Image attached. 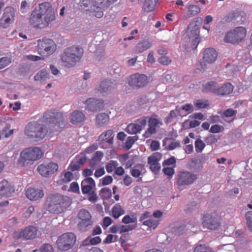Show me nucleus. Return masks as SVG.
Masks as SVG:
<instances>
[{
    "instance_id": "7",
    "label": "nucleus",
    "mask_w": 252,
    "mask_h": 252,
    "mask_svg": "<svg viewBox=\"0 0 252 252\" xmlns=\"http://www.w3.org/2000/svg\"><path fill=\"white\" fill-rule=\"evenodd\" d=\"M76 239V236L73 233H65L58 238L56 244L60 250L67 251L74 246Z\"/></svg>"
},
{
    "instance_id": "50",
    "label": "nucleus",
    "mask_w": 252,
    "mask_h": 252,
    "mask_svg": "<svg viewBox=\"0 0 252 252\" xmlns=\"http://www.w3.org/2000/svg\"><path fill=\"white\" fill-rule=\"evenodd\" d=\"M137 139L138 137L136 136L129 137L126 142V147L128 149H130Z\"/></svg>"
},
{
    "instance_id": "10",
    "label": "nucleus",
    "mask_w": 252,
    "mask_h": 252,
    "mask_svg": "<svg viewBox=\"0 0 252 252\" xmlns=\"http://www.w3.org/2000/svg\"><path fill=\"white\" fill-rule=\"evenodd\" d=\"M203 61L200 63L197 68L199 71H204L207 68L206 64L212 63L215 62L218 57V54L216 51L212 48H208L204 50L203 52Z\"/></svg>"
},
{
    "instance_id": "1",
    "label": "nucleus",
    "mask_w": 252,
    "mask_h": 252,
    "mask_svg": "<svg viewBox=\"0 0 252 252\" xmlns=\"http://www.w3.org/2000/svg\"><path fill=\"white\" fill-rule=\"evenodd\" d=\"M46 126L36 122L29 123L25 127V133L34 141L42 140L48 135L58 131L65 126L63 115L61 112L49 111L46 112L42 118Z\"/></svg>"
},
{
    "instance_id": "9",
    "label": "nucleus",
    "mask_w": 252,
    "mask_h": 252,
    "mask_svg": "<svg viewBox=\"0 0 252 252\" xmlns=\"http://www.w3.org/2000/svg\"><path fill=\"white\" fill-rule=\"evenodd\" d=\"M216 84L215 82H209L204 86L203 91L212 92L217 94L222 95L229 94L233 91L234 87L230 83H225L220 88H216Z\"/></svg>"
},
{
    "instance_id": "63",
    "label": "nucleus",
    "mask_w": 252,
    "mask_h": 252,
    "mask_svg": "<svg viewBox=\"0 0 252 252\" xmlns=\"http://www.w3.org/2000/svg\"><path fill=\"white\" fill-rule=\"evenodd\" d=\"M9 129L10 127L7 126L3 130L2 134H3L6 138L9 137L13 133L14 130Z\"/></svg>"
},
{
    "instance_id": "38",
    "label": "nucleus",
    "mask_w": 252,
    "mask_h": 252,
    "mask_svg": "<svg viewBox=\"0 0 252 252\" xmlns=\"http://www.w3.org/2000/svg\"><path fill=\"white\" fill-rule=\"evenodd\" d=\"M160 220H154L152 218L147 219L143 221L142 224L148 227L149 229H155L159 225Z\"/></svg>"
},
{
    "instance_id": "56",
    "label": "nucleus",
    "mask_w": 252,
    "mask_h": 252,
    "mask_svg": "<svg viewBox=\"0 0 252 252\" xmlns=\"http://www.w3.org/2000/svg\"><path fill=\"white\" fill-rule=\"evenodd\" d=\"M68 191H71L75 193L79 192V188L78 183L76 182H72L71 183Z\"/></svg>"
},
{
    "instance_id": "52",
    "label": "nucleus",
    "mask_w": 252,
    "mask_h": 252,
    "mask_svg": "<svg viewBox=\"0 0 252 252\" xmlns=\"http://www.w3.org/2000/svg\"><path fill=\"white\" fill-rule=\"evenodd\" d=\"M158 62L164 65H167L171 63V60L167 56H162L158 59Z\"/></svg>"
},
{
    "instance_id": "51",
    "label": "nucleus",
    "mask_w": 252,
    "mask_h": 252,
    "mask_svg": "<svg viewBox=\"0 0 252 252\" xmlns=\"http://www.w3.org/2000/svg\"><path fill=\"white\" fill-rule=\"evenodd\" d=\"M137 221V219L135 217H130L128 215L125 216L122 220L123 223L126 224L131 223L135 222Z\"/></svg>"
},
{
    "instance_id": "14",
    "label": "nucleus",
    "mask_w": 252,
    "mask_h": 252,
    "mask_svg": "<svg viewBox=\"0 0 252 252\" xmlns=\"http://www.w3.org/2000/svg\"><path fill=\"white\" fill-rule=\"evenodd\" d=\"M78 218L81 220L78 223V226L80 229L86 230L88 227L92 225V217L87 210H81L78 213Z\"/></svg>"
},
{
    "instance_id": "34",
    "label": "nucleus",
    "mask_w": 252,
    "mask_h": 252,
    "mask_svg": "<svg viewBox=\"0 0 252 252\" xmlns=\"http://www.w3.org/2000/svg\"><path fill=\"white\" fill-rule=\"evenodd\" d=\"M158 0H145L143 9L146 12H150L154 10Z\"/></svg>"
},
{
    "instance_id": "45",
    "label": "nucleus",
    "mask_w": 252,
    "mask_h": 252,
    "mask_svg": "<svg viewBox=\"0 0 252 252\" xmlns=\"http://www.w3.org/2000/svg\"><path fill=\"white\" fill-rule=\"evenodd\" d=\"M191 166L196 170H201L202 169V165L200 159L194 158L191 160Z\"/></svg>"
},
{
    "instance_id": "2",
    "label": "nucleus",
    "mask_w": 252,
    "mask_h": 252,
    "mask_svg": "<svg viewBox=\"0 0 252 252\" xmlns=\"http://www.w3.org/2000/svg\"><path fill=\"white\" fill-rule=\"evenodd\" d=\"M55 19L54 10L51 3L43 2L32 11L30 22L35 27H46Z\"/></svg>"
},
{
    "instance_id": "17",
    "label": "nucleus",
    "mask_w": 252,
    "mask_h": 252,
    "mask_svg": "<svg viewBox=\"0 0 252 252\" xmlns=\"http://www.w3.org/2000/svg\"><path fill=\"white\" fill-rule=\"evenodd\" d=\"M14 21V9L12 7H7L5 9L4 13L0 19V26L6 28Z\"/></svg>"
},
{
    "instance_id": "53",
    "label": "nucleus",
    "mask_w": 252,
    "mask_h": 252,
    "mask_svg": "<svg viewBox=\"0 0 252 252\" xmlns=\"http://www.w3.org/2000/svg\"><path fill=\"white\" fill-rule=\"evenodd\" d=\"M180 108L181 112L185 111L187 112L188 114L191 113L194 110L193 106L191 104H186Z\"/></svg>"
},
{
    "instance_id": "23",
    "label": "nucleus",
    "mask_w": 252,
    "mask_h": 252,
    "mask_svg": "<svg viewBox=\"0 0 252 252\" xmlns=\"http://www.w3.org/2000/svg\"><path fill=\"white\" fill-rule=\"evenodd\" d=\"M37 235V229L33 226H28L25 229H21L17 237L23 238L25 239H33Z\"/></svg>"
},
{
    "instance_id": "59",
    "label": "nucleus",
    "mask_w": 252,
    "mask_h": 252,
    "mask_svg": "<svg viewBox=\"0 0 252 252\" xmlns=\"http://www.w3.org/2000/svg\"><path fill=\"white\" fill-rule=\"evenodd\" d=\"M41 252H54L53 248L51 245L44 244L41 248Z\"/></svg>"
},
{
    "instance_id": "30",
    "label": "nucleus",
    "mask_w": 252,
    "mask_h": 252,
    "mask_svg": "<svg viewBox=\"0 0 252 252\" xmlns=\"http://www.w3.org/2000/svg\"><path fill=\"white\" fill-rule=\"evenodd\" d=\"M152 45V42L145 40L138 43L134 49L135 53L139 54L149 49Z\"/></svg>"
},
{
    "instance_id": "35",
    "label": "nucleus",
    "mask_w": 252,
    "mask_h": 252,
    "mask_svg": "<svg viewBox=\"0 0 252 252\" xmlns=\"http://www.w3.org/2000/svg\"><path fill=\"white\" fill-rule=\"evenodd\" d=\"M158 161V158L155 156H150L148 158V163L153 171H157L160 169V166Z\"/></svg>"
},
{
    "instance_id": "4",
    "label": "nucleus",
    "mask_w": 252,
    "mask_h": 252,
    "mask_svg": "<svg viewBox=\"0 0 252 252\" xmlns=\"http://www.w3.org/2000/svg\"><path fill=\"white\" fill-rule=\"evenodd\" d=\"M83 54V49L78 46H72L66 48L61 55L63 65L70 68L80 62Z\"/></svg>"
},
{
    "instance_id": "27",
    "label": "nucleus",
    "mask_w": 252,
    "mask_h": 252,
    "mask_svg": "<svg viewBox=\"0 0 252 252\" xmlns=\"http://www.w3.org/2000/svg\"><path fill=\"white\" fill-rule=\"evenodd\" d=\"M74 179L72 173L70 171H64L60 176L59 179L54 183L55 186L63 185L70 182Z\"/></svg>"
},
{
    "instance_id": "31",
    "label": "nucleus",
    "mask_w": 252,
    "mask_h": 252,
    "mask_svg": "<svg viewBox=\"0 0 252 252\" xmlns=\"http://www.w3.org/2000/svg\"><path fill=\"white\" fill-rule=\"evenodd\" d=\"M109 121L108 113H100L97 114L95 118V124L99 126H103L107 124Z\"/></svg>"
},
{
    "instance_id": "32",
    "label": "nucleus",
    "mask_w": 252,
    "mask_h": 252,
    "mask_svg": "<svg viewBox=\"0 0 252 252\" xmlns=\"http://www.w3.org/2000/svg\"><path fill=\"white\" fill-rule=\"evenodd\" d=\"M125 214L124 208L119 204L114 205L112 208V215L115 219L119 218Z\"/></svg>"
},
{
    "instance_id": "44",
    "label": "nucleus",
    "mask_w": 252,
    "mask_h": 252,
    "mask_svg": "<svg viewBox=\"0 0 252 252\" xmlns=\"http://www.w3.org/2000/svg\"><path fill=\"white\" fill-rule=\"evenodd\" d=\"M11 63V58L4 57L0 59V69L7 66Z\"/></svg>"
},
{
    "instance_id": "62",
    "label": "nucleus",
    "mask_w": 252,
    "mask_h": 252,
    "mask_svg": "<svg viewBox=\"0 0 252 252\" xmlns=\"http://www.w3.org/2000/svg\"><path fill=\"white\" fill-rule=\"evenodd\" d=\"M113 179L110 176H107L104 177L102 180V184L104 186L107 185L112 183Z\"/></svg>"
},
{
    "instance_id": "41",
    "label": "nucleus",
    "mask_w": 252,
    "mask_h": 252,
    "mask_svg": "<svg viewBox=\"0 0 252 252\" xmlns=\"http://www.w3.org/2000/svg\"><path fill=\"white\" fill-rule=\"evenodd\" d=\"M103 156V154L100 151H97L94 154V156L92 158L91 164L92 166H94L97 163L99 162Z\"/></svg>"
},
{
    "instance_id": "21",
    "label": "nucleus",
    "mask_w": 252,
    "mask_h": 252,
    "mask_svg": "<svg viewBox=\"0 0 252 252\" xmlns=\"http://www.w3.org/2000/svg\"><path fill=\"white\" fill-rule=\"evenodd\" d=\"M162 125V122L156 118L151 117L148 120V128L143 134L145 138L150 137L157 131V128Z\"/></svg>"
},
{
    "instance_id": "22",
    "label": "nucleus",
    "mask_w": 252,
    "mask_h": 252,
    "mask_svg": "<svg viewBox=\"0 0 252 252\" xmlns=\"http://www.w3.org/2000/svg\"><path fill=\"white\" fill-rule=\"evenodd\" d=\"M85 104L87 110L94 112L99 110L103 106V101L101 99L90 98L85 101Z\"/></svg>"
},
{
    "instance_id": "13",
    "label": "nucleus",
    "mask_w": 252,
    "mask_h": 252,
    "mask_svg": "<svg viewBox=\"0 0 252 252\" xmlns=\"http://www.w3.org/2000/svg\"><path fill=\"white\" fill-rule=\"evenodd\" d=\"M150 80V78L144 74L135 73L129 77L128 84L133 87L140 88L147 85Z\"/></svg>"
},
{
    "instance_id": "25",
    "label": "nucleus",
    "mask_w": 252,
    "mask_h": 252,
    "mask_svg": "<svg viewBox=\"0 0 252 252\" xmlns=\"http://www.w3.org/2000/svg\"><path fill=\"white\" fill-rule=\"evenodd\" d=\"M95 187V182L91 177L85 178L81 183L82 191L84 194L90 192Z\"/></svg>"
},
{
    "instance_id": "48",
    "label": "nucleus",
    "mask_w": 252,
    "mask_h": 252,
    "mask_svg": "<svg viewBox=\"0 0 252 252\" xmlns=\"http://www.w3.org/2000/svg\"><path fill=\"white\" fill-rule=\"evenodd\" d=\"M136 225H122L120 226V233L128 232L135 228Z\"/></svg>"
},
{
    "instance_id": "28",
    "label": "nucleus",
    "mask_w": 252,
    "mask_h": 252,
    "mask_svg": "<svg viewBox=\"0 0 252 252\" xmlns=\"http://www.w3.org/2000/svg\"><path fill=\"white\" fill-rule=\"evenodd\" d=\"M85 119V115L82 112L77 110L73 112L70 117V122L73 124L83 122Z\"/></svg>"
},
{
    "instance_id": "37",
    "label": "nucleus",
    "mask_w": 252,
    "mask_h": 252,
    "mask_svg": "<svg viewBox=\"0 0 252 252\" xmlns=\"http://www.w3.org/2000/svg\"><path fill=\"white\" fill-rule=\"evenodd\" d=\"M235 230V226L232 224H229L226 226L224 233L226 236H230L231 235H234L235 237H238L242 234V231L240 230H237L234 233Z\"/></svg>"
},
{
    "instance_id": "55",
    "label": "nucleus",
    "mask_w": 252,
    "mask_h": 252,
    "mask_svg": "<svg viewBox=\"0 0 252 252\" xmlns=\"http://www.w3.org/2000/svg\"><path fill=\"white\" fill-rule=\"evenodd\" d=\"M163 172L169 177H172L175 173V170L173 167H167L163 168Z\"/></svg>"
},
{
    "instance_id": "61",
    "label": "nucleus",
    "mask_w": 252,
    "mask_h": 252,
    "mask_svg": "<svg viewBox=\"0 0 252 252\" xmlns=\"http://www.w3.org/2000/svg\"><path fill=\"white\" fill-rule=\"evenodd\" d=\"M117 236L112 234H109L104 239L103 242L104 243L109 244L112 242H114L116 239Z\"/></svg>"
},
{
    "instance_id": "39",
    "label": "nucleus",
    "mask_w": 252,
    "mask_h": 252,
    "mask_svg": "<svg viewBox=\"0 0 252 252\" xmlns=\"http://www.w3.org/2000/svg\"><path fill=\"white\" fill-rule=\"evenodd\" d=\"M99 195L103 199H108L111 197V190L107 187L104 188L100 190Z\"/></svg>"
},
{
    "instance_id": "20",
    "label": "nucleus",
    "mask_w": 252,
    "mask_h": 252,
    "mask_svg": "<svg viewBox=\"0 0 252 252\" xmlns=\"http://www.w3.org/2000/svg\"><path fill=\"white\" fill-rule=\"evenodd\" d=\"M202 224L204 227L208 229L214 230L219 227L220 222L218 217L212 214H207L204 216Z\"/></svg>"
},
{
    "instance_id": "42",
    "label": "nucleus",
    "mask_w": 252,
    "mask_h": 252,
    "mask_svg": "<svg viewBox=\"0 0 252 252\" xmlns=\"http://www.w3.org/2000/svg\"><path fill=\"white\" fill-rule=\"evenodd\" d=\"M186 115V114H183L182 112L181 111V108L177 106L175 110H172L170 112L169 119H174L178 116L183 117Z\"/></svg>"
},
{
    "instance_id": "15",
    "label": "nucleus",
    "mask_w": 252,
    "mask_h": 252,
    "mask_svg": "<svg viewBox=\"0 0 252 252\" xmlns=\"http://www.w3.org/2000/svg\"><path fill=\"white\" fill-rule=\"evenodd\" d=\"M196 179L195 174L188 171H182L178 174L177 184L179 186H188L192 184Z\"/></svg>"
},
{
    "instance_id": "26",
    "label": "nucleus",
    "mask_w": 252,
    "mask_h": 252,
    "mask_svg": "<svg viewBox=\"0 0 252 252\" xmlns=\"http://www.w3.org/2000/svg\"><path fill=\"white\" fill-rule=\"evenodd\" d=\"M14 191V189L6 180L0 182V197L8 196Z\"/></svg>"
},
{
    "instance_id": "43",
    "label": "nucleus",
    "mask_w": 252,
    "mask_h": 252,
    "mask_svg": "<svg viewBox=\"0 0 252 252\" xmlns=\"http://www.w3.org/2000/svg\"><path fill=\"white\" fill-rule=\"evenodd\" d=\"M245 219L249 230L252 232V211H249L246 213Z\"/></svg>"
},
{
    "instance_id": "8",
    "label": "nucleus",
    "mask_w": 252,
    "mask_h": 252,
    "mask_svg": "<svg viewBox=\"0 0 252 252\" xmlns=\"http://www.w3.org/2000/svg\"><path fill=\"white\" fill-rule=\"evenodd\" d=\"M56 47L55 42L51 39L43 38L38 41V52L41 56H47L53 54Z\"/></svg>"
},
{
    "instance_id": "18",
    "label": "nucleus",
    "mask_w": 252,
    "mask_h": 252,
    "mask_svg": "<svg viewBox=\"0 0 252 252\" xmlns=\"http://www.w3.org/2000/svg\"><path fill=\"white\" fill-rule=\"evenodd\" d=\"M147 125L145 118L138 119L135 123L129 124L126 127V131L129 134H133L140 132Z\"/></svg>"
},
{
    "instance_id": "60",
    "label": "nucleus",
    "mask_w": 252,
    "mask_h": 252,
    "mask_svg": "<svg viewBox=\"0 0 252 252\" xmlns=\"http://www.w3.org/2000/svg\"><path fill=\"white\" fill-rule=\"evenodd\" d=\"M236 113V112L232 109H228L223 112L222 115L225 117H230L235 115Z\"/></svg>"
},
{
    "instance_id": "47",
    "label": "nucleus",
    "mask_w": 252,
    "mask_h": 252,
    "mask_svg": "<svg viewBox=\"0 0 252 252\" xmlns=\"http://www.w3.org/2000/svg\"><path fill=\"white\" fill-rule=\"evenodd\" d=\"M118 165V163L116 161H111L106 166V169L108 173H111L115 170L116 168Z\"/></svg>"
},
{
    "instance_id": "64",
    "label": "nucleus",
    "mask_w": 252,
    "mask_h": 252,
    "mask_svg": "<svg viewBox=\"0 0 252 252\" xmlns=\"http://www.w3.org/2000/svg\"><path fill=\"white\" fill-rule=\"evenodd\" d=\"M86 157L84 155L79 156L76 158V161L79 165L84 164L86 161Z\"/></svg>"
},
{
    "instance_id": "29",
    "label": "nucleus",
    "mask_w": 252,
    "mask_h": 252,
    "mask_svg": "<svg viewBox=\"0 0 252 252\" xmlns=\"http://www.w3.org/2000/svg\"><path fill=\"white\" fill-rule=\"evenodd\" d=\"M113 131L109 129L100 135L98 140L100 142H105L110 145L113 142Z\"/></svg>"
},
{
    "instance_id": "11",
    "label": "nucleus",
    "mask_w": 252,
    "mask_h": 252,
    "mask_svg": "<svg viewBox=\"0 0 252 252\" xmlns=\"http://www.w3.org/2000/svg\"><path fill=\"white\" fill-rule=\"evenodd\" d=\"M187 34L191 42L192 48L196 49L200 41L199 25L196 22H191L188 26Z\"/></svg>"
},
{
    "instance_id": "49",
    "label": "nucleus",
    "mask_w": 252,
    "mask_h": 252,
    "mask_svg": "<svg viewBox=\"0 0 252 252\" xmlns=\"http://www.w3.org/2000/svg\"><path fill=\"white\" fill-rule=\"evenodd\" d=\"M205 146V143L201 140H197L195 142V148L197 152H201Z\"/></svg>"
},
{
    "instance_id": "24",
    "label": "nucleus",
    "mask_w": 252,
    "mask_h": 252,
    "mask_svg": "<svg viewBox=\"0 0 252 252\" xmlns=\"http://www.w3.org/2000/svg\"><path fill=\"white\" fill-rule=\"evenodd\" d=\"M26 196L31 200H37L43 197L44 192L42 189L30 188L26 191Z\"/></svg>"
},
{
    "instance_id": "5",
    "label": "nucleus",
    "mask_w": 252,
    "mask_h": 252,
    "mask_svg": "<svg viewBox=\"0 0 252 252\" xmlns=\"http://www.w3.org/2000/svg\"><path fill=\"white\" fill-rule=\"evenodd\" d=\"M116 1L117 0H83L81 6L86 8V10L93 12L97 18H101L103 15L104 9Z\"/></svg>"
},
{
    "instance_id": "58",
    "label": "nucleus",
    "mask_w": 252,
    "mask_h": 252,
    "mask_svg": "<svg viewBox=\"0 0 252 252\" xmlns=\"http://www.w3.org/2000/svg\"><path fill=\"white\" fill-rule=\"evenodd\" d=\"M222 128H223L222 126L218 125H215L211 127L210 132L214 133H218L221 131Z\"/></svg>"
},
{
    "instance_id": "19",
    "label": "nucleus",
    "mask_w": 252,
    "mask_h": 252,
    "mask_svg": "<svg viewBox=\"0 0 252 252\" xmlns=\"http://www.w3.org/2000/svg\"><path fill=\"white\" fill-rule=\"evenodd\" d=\"M59 166L57 163L51 162L46 165L41 164L37 168L39 173L43 177H47L56 172Z\"/></svg>"
},
{
    "instance_id": "36",
    "label": "nucleus",
    "mask_w": 252,
    "mask_h": 252,
    "mask_svg": "<svg viewBox=\"0 0 252 252\" xmlns=\"http://www.w3.org/2000/svg\"><path fill=\"white\" fill-rule=\"evenodd\" d=\"M50 77L49 73L44 69L39 71L34 77L35 81L42 82L49 79Z\"/></svg>"
},
{
    "instance_id": "46",
    "label": "nucleus",
    "mask_w": 252,
    "mask_h": 252,
    "mask_svg": "<svg viewBox=\"0 0 252 252\" xmlns=\"http://www.w3.org/2000/svg\"><path fill=\"white\" fill-rule=\"evenodd\" d=\"M193 252H213L212 250L208 247L200 245L196 246Z\"/></svg>"
},
{
    "instance_id": "54",
    "label": "nucleus",
    "mask_w": 252,
    "mask_h": 252,
    "mask_svg": "<svg viewBox=\"0 0 252 252\" xmlns=\"http://www.w3.org/2000/svg\"><path fill=\"white\" fill-rule=\"evenodd\" d=\"M222 249L225 252H233L234 246L232 244H225L221 246L220 249Z\"/></svg>"
},
{
    "instance_id": "33",
    "label": "nucleus",
    "mask_w": 252,
    "mask_h": 252,
    "mask_svg": "<svg viewBox=\"0 0 252 252\" xmlns=\"http://www.w3.org/2000/svg\"><path fill=\"white\" fill-rule=\"evenodd\" d=\"M188 12L187 15L185 16L184 18L187 19V18H190L193 17L198 14L200 12V8L198 6L193 4H189L187 6Z\"/></svg>"
},
{
    "instance_id": "16",
    "label": "nucleus",
    "mask_w": 252,
    "mask_h": 252,
    "mask_svg": "<svg viewBox=\"0 0 252 252\" xmlns=\"http://www.w3.org/2000/svg\"><path fill=\"white\" fill-rule=\"evenodd\" d=\"M117 86V83L115 80H103L97 89L103 95L108 94L112 92Z\"/></svg>"
},
{
    "instance_id": "3",
    "label": "nucleus",
    "mask_w": 252,
    "mask_h": 252,
    "mask_svg": "<svg viewBox=\"0 0 252 252\" xmlns=\"http://www.w3.org/2000/svg\"><path fill=\"white\" fill-rule=\"evenodd\" d=\"M70 204L68 197L60 194H52L47 198L46 209L51 213L58 214L64 212Z\"/></svg>"
},
{
    "instance_id": "6",
    "label": "nucleus",
    "mask_w": 252,
    "mask_h": 252,
    "mask_svg": "<svg viewBox=\"0 0 252 252\" xmlns=\"http://www.w3.org/2000/svg\"><path fill=\"white\" fill-rule=\"evenodd\" d=\"M43 156L42 150L37 147H31L24 149L20 155L18 162L25 166L30 161H34L40 159Z\"/></svg>"
},
{
    "instance_id": "12",
    "label": "nucleus",
    "mask_w": 252,
    "mask_h": 252,
    "mask_svg": "<svg viewBox=\"0 0 252 252\" xmlns=\"http://www.w3.org/2000/svg\"><path fill=\"white\" fill-rule=\"evenodd\" d=\"M246 35V29L243 27H238L226 34L225 40L232 43L238 42L244 38Z\"/></svg>"
},
{
    "instance_id": "40",
    "label": "nucleus",
    "mask_w": 252,
    "mask_h": 252,
    "mask_svg": "<svg viewBox=\"0 0 252 252\" xmlns=\"http://www.w3.org/2000/svg\"><path fill=\"white\" fill-rule=\"evenodd\" d=\"M194 105L198 109H200L208 107L209 102L207 100L199 99L194 103Z\"/></svg>"
},
{
    "instance_id": "57",
    "label": "nucleus",
    "mask_w": 252,
    "mask_h": 252,
    "mask_svg": "<svg viewBox=\"0 0 252 252\" xmlns=\"http://www.w3.org/2000/svg\"><path fill=\"white\" fill-rule=\"evenodd\" d=\"M218 139L216 138V136L214 135L210 134L205 139V142L207 144H212L216 142Z\"/></svg>"
}]
</instances>
